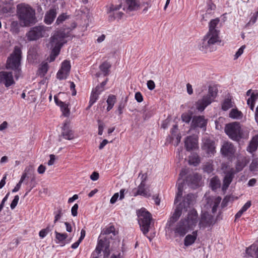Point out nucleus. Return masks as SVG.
Wrapping results in <instances>:
<instances>
[{
	"label": "nucleus",
	"instance_id": "nucleus-1",
	"mask_svg": "<svg viewBox=\"0 0 258 258\" xmlns=\"http://www.w3.org/2000/svg\"><path fill=\"white\" fill-rule=\"evenodd\" d=\"M17 15L23 26H28L35 22V11L27 4L22 3L17 6Z\"/></svg>",
	"mask_w": 258,
	"mask_h": 258
},
{
	"label": "nucleus",
	"instance_id": "nucleus-2",
	"mask_svg": "<svg viewBox=\"0 0 258 258\" xmlns=\"http://www.w3.org/2000/svg\"><path fill=\"white\" fill-rule=\"evenodd\" d=\"M195 201V196L192 194H187L184 197L182 203H180L176 208L174 212L172 214L167 223V225L169 227L172 226V224L177 221L182 214V208L185 209L189 207L191 205L194 204Z\"/></svg>",
	"mask_w": 258,
	"mask_h": 258
},
{
	"label": "nucleus",
	"instance_id": "nucleus-3",
	"mask_svg": "<svg viewBox=\"0 0 258 258\" xmlns=\"http://www.w3.org/2000/svg\"><path fill=\"white\" fill-rule=\"evenodd\" d=\"M67 37V34L63 31H57L50 38L47 47L52 51L55 55H58L60 50L64 44L67 43L65 39Z\"/></svg>",
	"mask_w": 258,
	"mask_h": 258
},
{
	"label": "nucleus",
	"instance_id": "nucleus-4",
	"mask_svg": "<svg viewBox=\"0 0 258 258\" xmlns=\"http://www.w3.org/2000/svg\"><path fill=\"white\" fill-rule=\"evenodd\" d=\"M225 132L231 139L235 141H239L241 139H247L248 136V132L243 131L240 123L237 122L226 124Z\"/></svg>",
	"mask_w": 258,
	"mask_h": 258
},
{
	"label": "nucleus",
	"instance_id": "nucleus-5",
	"mask_svg": "<svg viewBox=\"0 0 258 258\" xmlns=\"http://www.w3.org/2000/svg\"><path fill=\"white\" fill-rule=\"evenodd\" d=\"M219 31H208L204 36L202 42L199 45V49L205 53L208 51H213L214 49L213 45L218 42H220Z\"/></svg>",
	"mask_w": 258,
	"mask_h": 258
},
{
	"label": "nucleus",
	"instance_id": "nucleus-6",
	"mask_svg": "<svg viewBox=\"0 0 258 258\" xmlns=\"http://www.w3.org/2000/svg\"><path fill=\"white\" fill-rule=\"evenodd\" d=\"M21 50L19 47L16 46L13 53L8 58L6 68L14 71L15 77L18 79L21 75L20 61Z\"/></svg>",
	"mask_w": 258,
	"mask_h": 258
},
{
	"label": "nucleus",
	"instance_id": "nucleus-7",
	"mask_svg": "<svg viewBox=\"0 0 258 258\" xmlns=\"http://www.w3.org/2000/svg\"><path fill=\"white\" fill-rule=\"evenodd\" d=\"M217 94V89L214 87L210 86L208 89V93L196 103L197 109L200 111H203L207 106L214 101Z\"/></svg>",
	"mask_w": 258,
	"mask_h": 258
},
{
	"label": "nucleus",
	"instance_id": "nucleus-8",
	"mask_svg": "<svg viewBox=\"0 0 258 258\" xmlns=\"http://www.w3.org/2000/svg\"><path fill=\"white\" fill-rule=\"evenodd\" d=\"M138 222L143 234L146 235L151 224L152 217L151 214L145 208H142L138 212Z\"/></svg>",
	"mask_w": 258,
	"mask_h": 258
},
{
	"label": "nucleus",
	"instance_id": "nucleus-9",
	"mask_svg": "<svg viewBox=\"0 0 258 258\" xmlns=\"http://www.w3.org/2000/svg\"><path fill=\"white\" fill-rule=\"evenodd\" d=\"M48 28L44 25L36 26L30 28L26 33V37L29 41L37 40L42 37L47 36Z\"/></svg>",
	"mask_w": 258,
	"mask_h": 258
},
{
	"label": "nucleus",
	"instance_id": "nucleus-10",
	"mask_svg": "<svg viewBox=\"0 0 258 258\" xmlns=\"http://www.w3.org/2000/svg\"><path fill=\"white\" fill-rule=\"evenodd\" d=\"M176 237H184L191 229L185 223L184 220L181 219L172 228Z\"/></svg>",
	"mask_w": 258,
	"mask_h": 258
},
{
	"label": "nucleus",
	"instance_id": "nucleus-11",
	"mask_svg": "<svg viewBox=\"0 0 258 258\" xmlns=\"http://www.w3.org/2000/svg\"><path fill=\"white\" fill-rule=\"evenodd\" d=\"M142 181L141 183L137 188H135L133 190L134 196H142L146 198H148L151 196L150 190L148 187L146 186V180L147 179V175L143 174L142 175Z\"/></svg>",
	"mask_w": 258,
	"mask_h": 258
},
{
	"label": "nucleus",
	"instance_id": "nucleus-12",
	"mask_svg": "<svg viewBox=\"0 0 258 258\" xmlns=\"http://www.w3.org/2000/svg\"><path fill=\"white\" fill-rule=\"evenodd\" d=\"M109 247V243L106 238L99 239L96 249L93 251V255L96 253L98 255L103 251L104 257H107L110 254Z\"/></svg>",
	"mask_w": 258,
	"mask_h": 258
},
{
	"label": "nucleus",
	"instance_id": "nucleus-13",
	"mask_svg": "<svg viewBox=\"0 0 258 258\" xmlns=\"http://www.w3.org/2000/svg\"><path fill=\"white\" fill-rule=\"evenodd\" d=\"M182 219L184 220L185 223L192 230H194L199 221L198 214L195 209H191L188 211L187 215Z\"/></svg>",
	"mask_w": 258,
	"mask_h": 258
},
{
	"label": "nucleus",
	"instance_id": "nucleus-14",
	"mask_svg": "<svg viewBox=\"0 0 258 258\" xmlns=\"http://www.w3.org/2000/svg\"><path fill=\"white\" fill-rule=\"evenodd\" d=\"M0 83L6 87H9L15 84L13 75L12 72L7 71L0 72Z\"/></svg>",
	"mask_w": 258,
	"mask_h": 258
},
{
	"label": "nucleus",
	"instance_id": "nucleus-15",
	"mask_svg": "<svg viewBox=\"0 0 258 258\" xmlns=\"http://www.w3.org/2000/svg\"><path fill=\"white\" fill-rule=\"evenodd\" d=\"M213 222V217L208 213H205L201 216L199 221V226L200 228H206L210 227Z\"/></svg>",
	"mask_w": 258,
	"mask_h": 258
},
{
	"label": "nucleus",
	"instance_id": "nucleus-16",
	"mask_svg": "<svg viewBox=\"0 0 258 258\" xmlns=\"http://www.w3.org/2000/svg\"><path fill=\"white\" fill-rule=\"evenodd\" d=\"M235 151L233 145L229 142H224L221 148V152L225 156H231L234 154Z\"/></svg>",
	"mask_w": 258,
	"mask_h": 258
},
{
	"label": "nucleus",
	"instance_id": "nucleus-17",
	"mask_svg": "<svg viewBox=\"0 0 258 258\" xmlns=\"http://www.w3.org/2000/svg\"><path fill=\"white\" fill-rule=\"evenodd\" d=\"M207 123V120L205 119L203 116H195L192 118L191 127L192 128L197 127L205 128Z\"/></svg>",
	"mask_w": 258,
	"mask_h": 258
},
{
	"label": "nucleus",
	"instance_id": "nucleus-18",
	"mask_svg": "<svg viewBox=\"0 0 258 258\" xmlns=\"http://www.w3.org/2000/svg\"><path fill=\"white\" fill-rule=\"evenodd\" d=\"M184 142L187 151L192 150L198 147V138L196 136L186 137Z\"/></svg>",
	"mask_w": 258,
	"mask_h": 258
},
{
	"label": "nucleus",
	"instance_id": "nucleus-19",
	"mask_svg": "<svg viewBox=\"0 0 258 258\" xmlns=\"http://www.w3.org/2000/svg\"><path fill=\"white\" fill-rule=\"evenodd\" d=\"M201 176L197 173L190 175L187 177L186 182L188 186L193 188H196L199 186Z\"/></svg>",
	"mask_w": 258,
	"mask_h": 258
},
{
	"label": "nucleus",
	"instance_id": "nucleus-20",
	"mask_svg": "<svg viewBox=\"0 0 258 258\" xmlns=\"http://www.w3.org/2000/svg\"><path fill=\"white\" fill-rule=\"evenodd\" d=\"M202 148L210 156L213 155L215 152L214 142L209 139L205 140Z\"/></svg>",
	"mask_w": 258,
	"mask_h": 258
},
{
	"label": "nucleus",
	"instance_id": "nucleus-21",
	"mask_svg": "<svg viewBox=\"0 0 258 258\" xmlns=\"http://www.w3.org/2000/svg\"><path fill=\"white\" fill-rule=\"evenodd\" d=\"M61 136L64 139L68 140H73L75 137L73 131L69 128L67 122H65L63 124L62 128Z\"/></svg>",
	"mask_w": 258,
	"mask_h": 258
},
{
	"label": "nucleus",
	"instance_id": "nucleus-22",
	"mask_svg": "<svg viewBox=\"0 0 258 258\" xmlns=\"http://www.w3.org/2000/svg\"><path fill=\"white\" fill-rule=\"evenodd\" d=\"M198 237V231H193L191 234L186 235L184 239V245L187 247L193 244Z\"/></svg>",
	"mask_w": 258,
	"mask_h": 258
},
{
	"label": "nucleus",
	"instance_id": "nucleus-23",
	"mask_svg": "<svg viewBox=\"0 0 258 258\" xmlns=\"http://www.w3.org/2000/svg\"><path fill=\"white\" fill-rule=\"evenodd\" d=\"M258 147V135L253 136L249 142L247 147L246 150L248 152L252 154L255 152Z\"/></svg>",
	"mask_w": 258,
	"mask_h": 258
},
{
	"label": "nucleus",
	"instance_id": "nucleus-24",
	"mask_svg": "<svg viewBox=\"0 0 258 258\" xmlns=\"http://www.w3.org/2000/svg\"><path fill=\"white\" fill-rule=\"evenodd\" d=\"M184 185L185 182L184 180L179 178L177 183V192L174 200L175 204L178 203L180 200Z\"/></svg>",
	"mask_w": 258,
	"mask_h": 258
},
{
	"label": "nucleus",
	"instance_id": "nucleus-25",
	"mask_svg": "<svg viewBox=\"0 0 258 258\" xmlns=\"http://www.w3.org/2000/svg\"><path fill=\"white\" fill-rule=\"evenodd\" d=\"M56 14V9H50L45 15L44 22L48 25L51 24L55 18Z\"/></svg>",
	"mask_w": 258,
	"mask_h": 258
},
{
	"label": "nucleus",
	"instance_id": "nucleus-26",
	"mask_svg": "<svg viewBox=\"0 0 258 258\" xmlns=\"http://www.w3.org/2000/svg\"><path fill=\"white\" fill-rule=\"evenodd\" d=\"M234 174L232 171H230L226 173L223 180V185L222 186V189L223 190L227 189L229 184L231 183Z\"/></svg>",
	"mask_w": 258,
	"mask_h": 258
},
{
	"label": "nucleus",
	"instance_id": "nucleus-27",
	"mask_svg": "<svg viewBox=\"0 0 258 258\" xmlns=\"http://www.w3.org/2000/svg\"><path fill=\"white\" fill-rule=\"evenodd\" d=\"M127 9L130 11H136L140 8V3L138 0H126Z\"/></svg>",
	"mask_w": 258,
	"mask_h": 258
},
{
	"label": "nucleus",
	"instance_id": "nucleus-28",
	"mask_svg": "<svg viewBox=\"0 0 258 258\" xmlns=\"http://www.w3.org/2000/svg\"><path fill=\"white\" fill-rule=\"evenodd\" d=\"M258 96V93L254 94L252 93L250 97L247 100V104L249 106L250 109L252 111L254 110L255 101Z\"/></svg>",
	"mask_w": 258,
	"mask_h": 258
},
{
	"label": "nucleus",
	"instance_id": "nucleus-29",
	"mask_svg": "<svg viewBox=\"0 0 258 258\" xmlns=\"http://www.w3.org/2000/svg\"><path fill=\"white\" fill-rule=\"evenodd\" d=\"M229 117L235 119H241L243 117V114L237 109H232L229 113Z\"/></svg>",
	"mask_w": 258,
	"mask_h": 258
},
{
	"label": "nucleus",
	"instance_id": "nucleus-30",
	"mask_svg": "<svg viewBox=\"0 0 258 258\" xmlns=\"http://www.w3.org/2000/svg\"><path fill=\"white\" fill-rule=\"evenodd\" d=\"M54 215V224L58 221L63 214V211L61 207H57L53 212Z\"/></svg>",
	"mask_w": 258,
	"mask_h": 258
},
{
	"label": "nucleus",
	"instance_id": "nucleus-31",
	"mask_svg": "<svg viewBox=\"0 0 258 258\" xmlns=\"http://www.w3.org/2000/svg\"><path fill=\"white\" fill-rule=\"evenodd\" d=\"M100 94V93H99L94 89H93L92 90L91 96H90L89 104L88 107H87L88 109L90 108L93 105V104L95 102H96L97 100L98 99L99 95Z\"/></svg>",
	"mask_w": 258,
	"mask_h": 258
},
{
	"label": "nucleus",
	"instance_id": "nucleus-32",
	"mask_svg": "<svg viewBox=\"0 0 258 258\" xmlns=\"http://www.w3.org/2000/svg\"><path fill=\"white\" fill-rule=\"evenodd\" d=\"M246 253L252 256H255L258 258V247L256 248V246L254 245L250 246L246 249Z\"/></svg>",
	"mask_w": 258,
	"mask_h": 258
},
{
	"label": "nucleus",
	"instance_id": "nucleus-33",
	"mask_svg": "<svg viewBox=\"0 0 258 258\" xmlns=\"http://www.w3.org/2000/svg\"><path fill=\"white\" fill-rule=\"evenodd\" d=\"M249 160L246 158H243L241 160L239 159L236 164V170L237 171H241L249 162Z\"/></svg>",
	"mask_w": 258,
	"mask_h": 258
},
{
	"label": "nucleus",
	"instance_id": "nucleus-34",
	"mask_svg": "<svg viewBox=\"0 0 258 258\" xmlns=\"http://www.w3.org/2000/svg\"><path fill=\"white\" fill-rule=\"evenodd\" d=\"M219 19H215L212 20L209 25V31H219L218 30L217 25L219 24Z\"/></svg>",
	"mask_w": 258,
	"mask_h": 258
},
{
	"label": "nucleus",
	"instance_id": "nucleus-35",
	"mask_svg": "<svg viewBox=\"0 0 258 258\" xmlns=\"http://www.w3.org/2000/svg\"><path fill=\"white\" fill-rule=\"evenodd\" d=\"M200 160L198 155L192 154L189 156L188 163L190 165L197 166L199 164Z\"/></svg>",
	"mask_w": 258,
	"mask_h": 258
},
{
	"label": "nucleus",
	"instance_id": "nucleus-36",
	"mask_svg": "<svg viewBox=\"0 0 258 258\" xmlns=\"http://www.w3.org/2000/svg\"><path fill=\"white\" fill-rule=\"evenodd\" d=\"M210 185L213 190H216L220 187V181L217 177H214L211 179Z\"/></svg>",
	"mask_w": 258,
	"mask_h": 258
},
{
	"label": "nucleus",
	"instance_id": "nucleus-37",
	"mask_svg": "<svg viewBox=\"0 0 258 258\" xmlns=\"http://www.w3.org/2000/svg\"><path fill=\"white\" fill-rule=\"evenodd\" d=\"M111 65L107 62H104L100 66V70L103 73L105 76L108 75Z\"/></svg>",
	"mask_w": 258,
	"mask_h": 258
},
{
	"label": "nucleus",
	"instance_id": "nucleus-38",
	"mask_svg": "<svg viewBox=\"0 0 258 258\" xmlns=\"http://www.w3.org/2000/svg\"><path fill=\"white\" fill-rule=\"evenodd\" d=\"M53 227L54 225H48L46 228L43 229L40 231L39 233V236L41 238H43L44 237H45L48 233V232L52 230Z\"/></svg>",
	"mask_w": 258,
	"mask_h": 258
},
{
	"label": "nucleus",
	"instance_id": "nucleus-39",
	"mask_svg": "<svg viewBox=\"0 0 258 258\" xmlns=\"http://www.w3.org/2000/svg\"><path fill=\"white\" fill-rule=\"evenodd\" d=\"M232 106L233 105L231 99L228 98L224 100L222 104V109L224 111H226Z\"/></svg>",
	"mask_w": 258,
	"mask_h": 258
},
{
	"label": "nucleus",
	"instance_id": "nucleus-40",
	"mask_svg": "<svg viewBox=\"0 0 258 258\" xmlns=\"http://www.w3.org/2000/svg\"><path fill=\"white\" fill-rule=\"evenodd\" d=\"M69 73L60 69L57 73V78L60 80L66 79L69 76Z\"/></svg>",
	"mask_w": 258,
	"mask_h": 258
},
{
	"label": "nucleus",
	"instance_id": "nucleus-41",
	"mask_svg": "<svg viewBox=\"0 0 258 258\" xmlns=\"http://www.w3.org/2000/svg\"><path fill=\"white\" fill-rule=\"evenodd\" d=\"M54 233L55 234V238L56 240L58 241L59 242H62L68 237V234L67 233H59L56 231L54 232Z\"/></svg>",
	"mask_w": 258,
	"mask_h": 258
},
{
	"label": "nucleus",
	"instance_id": "nucleus-42",
	"mask_svg": "<svg viewBox=\"0 0 258 258\" xmlns=\"http://www.w3.org/2000/svg\"><path fill=\"white\" fill-rule=\"evenodd\" d=\"M192 117V113H184L181 115V118L183 122L185 123H189L191 120Z\"/></svg>",
	"mask_w": 258,
	"mask_h": 258
},
{
	"label": "nucleus",
	"instance_id": "nucleus-43",
	"mask_svg": "<svg viewBox=\"0 0 258 258\" xmlns=\"http://www.w3.org/2000/svg\"><path fill=\"white\" fill-rule=\"evenodd\" d=\"M60 69L70 73L71 70V64L70 61L67 60H64L61 63V67Z\"/></svg>",
	"mask_w": 258,
	"mask_h": 258
},
{
	"label": "nucleus",
	"instance_id": "nucleus-44",
	"mask_svg": "<svg viewBox=\"0 0 258 258\" xmlns=\"http://www.w3.org/2000/svg\"><path fill=\"white\" fill-rule=\"evenodd\" d=\"M221 201V198L219 197H217L216 199H215L214 205L212 207V211L213 213H215L217 212V208L218 207L220 202Z\"/></svg>",
	"mask_w": 258,
	"mask_h": 258
},
{
	"label": "nucleus",
	"instance_id": "nucleus-45",
	"mask_svg": "<svg viewBox=\"0 0 258 258\" xmlns=\"http://www.w3.org/2000/svg\"><path fill=\"white\" fill-rule=\"evenodd\" d=\"M62 114L65 116H68L70 114V110L68 108V105L64 102V103L60 107Z\"/></svg>",
	"mask_w": 258,
	"mask_h": 258
},
{
	"label": "nucleus",
	"instance_id": "nucleus-46",
	"mask_svg": "<svg viewBox=\"0 0 258 258\" xmlns=\"http://www.w3.org/2000/svg\"><path fill=\"white\" fill-rule=\"evenodd\" d=\"M107 81L108 79H106V80L102 82L100 85L96 86L94 90H96L99 93H101L104 90V86L106 85Z\"/></svg>",
	"mask_w": 258,
	"mask_h": 258
},
{
	"label": "nucleus",
	"instance_id": "nucleus-47",
	"mask_svg": "<svg viewBox=\"0 0 258 258\" xmlns=\"http://www.w3.org/2000/svg\"><path fill=\"white\" fill-rule=\"evenodd\" d=\"M258 168V158H255L252 160L249 166V169L251 171H254Z\"/></svg>",
	"mask_w": 258,
	"mask_h": 258
},
{
	"label": "nucleus",
	"instance_id": "nucleus-48",
	"mask_svg": "<svg viewBox=\"0 0 258 258\" xmlns=\"http://www.w3.org/2000/svg\"><path fill=\"white\" fill-rule=\"evenodd\" d=\"M116 101V96L114 95H109L106 101L107 105H114Z\"/></svg>",
	"mask_w": 258,
	"mask_h": 258
},
{
	"label": "nucleus",
	"instance_id": "nucleus-49",
	"mask_svg": "<svg viewBox=\"0 0 258 258\" xmlns=\"http://www.w3.org/2000/svg\"><path fill=\"white\" fill-rule=\"evenodd\" d=\"M19 200V196L18 195L15 196L14 197V199H13V200L12 201V202L10 205V207H11V209L13 210L16 208V207L17 206V205L18 204Z\"/></svg>",
	"mask_w": 258,
	"mask_h": 258
},
{
	"label": "nucleus",
	"instance_id": "nucleus-50",
	"mask_svg": "<svg viewBox=\"0 0 258 258\" xmlns=\"http://www.w3.org/2000/svg\"><path fill=\"white\" fill-rule=\"evenodd\" d=\"M245 48V45H242L236 52L234 55V59H237L243 52V50Z\"/></svg>",
	"mask_w": 258,
	"mask_h": 258
},
{
	"label": "nucleus",
	"instance_id": "nucleus-51",
	"mask_svg": "<svg viewBox=\"0 0 258 258\" xmlns=\"http://www.w3.org/2000/svg\"><path fill=\"white\" fill-rule=\"evenodd\" d=\"M67 18V16L65 14H62L59 15L56 21V23L59 24L63 22Z\"/></svg>",
	"mask_w": 258,
	"mask_h": 258
},
{
	"label": "nucleus",
	"instance_id": "nucleus-52",
	"mask_svg": "<svg viewBox=\"0 0 258 258\" xmlns=\"http://www.w3.org/2000/svg\"><path fill=\"white\" fill-rule=\"evenodd\" d=\"M98 135H102L103 134V132L104 130V123L100 120H98Z\"/></svg>",
	"mask_w": 258,
	"mask_h": 258
},
{
	"label": "nucleus",
	"instance_id": "nucleus-53",
	"mask_svg": "<svg viewBox=\"0 0 258 258\" xmlns=\"http://www.w3.org/2000/svg\"><path fill=\"white\" fill-rule=\"evenodd\" d=\"M78 207H79L78 205L77 204H75L72 208L71 213H72V215L74 217L77 216V214H78L77 211L78 209Z\"/></svg>",
	"mask_w": 258,
	"mask_h": 258
},
{
	"label": "nucleus",
	"instance_id": "nucleus-54",
	"mask_svg": "<svg viewBox=\"0 0 258 258\" xmlns=\"http://www.w3.org/2000/svg\"><path fill=\"white\" fill-rule=\"evenodd\" d=\"M126 101H125V102H126ZM125 106V102H121L119 103L118 107V109H117V111L119 114H121L122 113L123 109L124 108Z\"/></svg>",
	"mask_w": 258,
	"mask_h": 258
},
{
	"label": "nucleus",
	"instance_id": "nucleus-55",
	"mask_svg": "<svg viewBox=\"0 0 258 258\" xmlns=\"http://www.w3.org/2000/svg\"><path fill=\"white\" fill-rule=\"evenodd\" d=\"M147 85L148 88L150 90H153L155 87V83L152 80L148 81L147 82Z\"/></svg>",
	"mask_w": 258,
	"mask_h": 258
},
{
	"label": "nucleus",
	"instance_id": "nucleus-56",
	"mask_svg": "<svg viewBox=\"0 0 258 258\" xmlns=\"http://www.w3.org/2000/svg\"><path fill=\"white\" fill-rule=\"evenodd\" d=\"M251 205V202L250 201H248L243 206L241 209H242V210L245 212L247 210L248 208H250Z\"/></svg>",
	"mask_w": 258,
	"mask_h": 258
},
{
	"label": "nucleus",
	"instance_id": "nucleus-57",
	"mask_svg": "<svg viewBox=\"0 0 258 258\" xmlns=\"http://www.w3.org/2000/svg\"><path fill=\"white\" fill-rule=\"evenodd\" d=\"M135 99L138 102H141L143 100V96L140 92L135 94Z\"/></svg>",
	"mask_w": 258,
	"mask_h": 258
},
{
	"label": "nucleus",
	"instance_id": "nucleus-58",
	"mask_svg": "<svg viewBox=\"0 0 258 258\" xmlns=\"http://www.w3.org/2000/svg\"><path fill=\"white\" fill-rule=\"evenodd\" d=\"M99 177V173L97 172H93L90 176V178L93 181L97 180Z\"/></svg>",
	"mask_w": 258,
	"mask_h": 258
},
{
	"label": "nucleus",
	"instance_id": "nucleus-59",
	"mask_svg": "<svg viewBox=\"0 0 258 258\" xmlns=\"http://www.w3.org/2000/svg\"><path fill=\"white\" fill-rule=\"evenodd\" d=\"M118 197H119L118 193L114 194V195L111 197V198L110 199V203L114 204L116 202Z\"/></svg>",
	"mask_w": 258,
	"mask_h": 258
},
{
	"label": "nucleus",
	"instance_id": "nucleus-60",
	"mask_svg": "<svg viewBox=\"0 0 258 258\" xmlns=\"http://www.w3.org/2000/svg\"><path fill=\"white\" fill-rule=\"evenodd\" d=\"M114 230V228L113 226H110L108 228H106L103 232L104 234H109L112 232H113Z\"/></svg>",
	"mask_w": 258,
	"mask_h": 258
},
{
	"label": "nucleus",
	"instance_id": "nucleus-61",
	"mask_svg": "<svg viewBox=\"0 0 258 258\" xmlns=\"http://www.w3.org/2000/svg\"><path fill=\"white\" fill-rule=\"evenodd\" d=\"M54 99L55 104L59 107H61V105L64 103L63 102L59 100L56 96H54Z\"/></svg>",
	"mask_w": 258,
	"mask_h": 258
},
{
	"label": "nucleus",
	"instance_id": "nucleus-62",
	"mask_svg": "<svg viewBox=\"0 0 258 258\" xmlns=\"http://www.w3.org/2000/svg\"><path fill=\"white\" fill-rule=\"evenodd\" d=\"M257 15H258V14H257V13L254 14L253 15V16L251 17V18L249 22V23L254 24L257 20Z\"/></svg>",
	"mask_w": 258,
	"mask_h": 258
},
{
	"label": "nucleus",
	"instance_id": "nucleus-63",
	"mask_svg": "<svg viewBox=\"0 0 258 258\" xmlns=\"http://www.w3.org/2000/svg\"><path fill=\"white\" fill-rule=\"evenodd\" d=\"M45 171V167L43 165H40L37 169V171L39 174H43Z\"/></svg>",
	"mask_w": 258,
	"mask_h": 258
},
{
	"label": "nucleus",
	"instance_id": "nucleus-64",
	"mask_svg": "<svg viewBox=\"0 0 258 258\" xmlns=\"http://www.w3.org/2000/svg\"><path fill=\"white\" fill-rule=\"evenodd\" d=\"M55 161V156L54 155H50V160L48 162V165L49 166H51L53 165Z\"/></svg>",
	"mask_w": 258,
	"mask_h": 258
}]
</instances>
